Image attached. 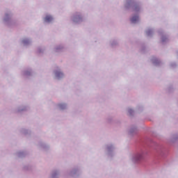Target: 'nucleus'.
<instances>
[{"label": "nucleus", "instance_id": "f257e3e1", "mask_svg": "<svg viewBox=\"0 0 178 178\" xmlns=\"http://www.w3.org/2000/svg\"><path fill=\"white\" fill-rule=\"evenodd\" d=\"M144 158V153H138L135 156V161H141Z\"/></svg>", "mask_w": 178, "mask_h": 178}, {"label": "nucleus", "instance_id": "f03ea898", "mask_svg": "<svg viewBox=\"0 0 178 178\" xmlns=\"http://www.w3.org/2000/svg\"><path fill=\"white\" fill-rule=\"evenodd\" d=\"M131 23H137V22H138V16H134L131 19Z\"/></svg>", "mask_w": 178, "mask_h": 178}, {"label": "nucleus", "instance_id": "7ed1b4c3", "mask_svg": "<svg viewBox=\"0 0 178 178\" xmlns=\"http://www.w3.org/2000/svg\"><path fill=\"white\" fill-rule=\"evenodd\" d=\"M44 22H47V23L49 22H52V17L49 15L46 16V17L44 18Z\"/></svg>", "mask_w": 178, "mask_h": 178}, {"label": "nucleus", "instance_id": "20e7f679", "mask_svg": "<svg viewBox=\"0 0 178 178\" xmlns=\"http://www.w3.org/2000/svg\"><path fill=\"white\" fill-rule=\"evenodd\" d=\"M56 76L57 77H62V76H63V74L62 72H56Z\"/></svg>", "mask_w": 178, "mask_h": 178}, {"label": "nucleus", "instance_id": "39448f33", "mask_svg": "<svg viewBox=\"0 0 178 178\" xmlns=\"http://www.w3.org/2000/svg\"><path fill=\"white\" fill-rule=\"evenodd\" d=\"M60 109H65L66 108V105L65 104H59Z\"/></svg>", "mask_w": 178, "mask_h": 178}, {"label": "nucleus", "instance_id": "423d86ee", "mask_svg": "<svg viewBox=\"0 0 178 178\" xmlns=\"http://www.w3.org/2000/svg\"><path fill=\"white\" fill-rule=\"evenodd\" d=\"M132 113H133V110L129 109V113H130V115H131Z\"/></svg>", "mask_w": 178, "mask_h": 178}, {"label": "nucleus", "instance_id": "0eeeda50", "mask_svg": "<svg viewBox=\"0 0 178 178\" xmlns=\"http://www.w3.org/2000/svg\"><path fill=\"white\" fill-rule=\"evenodd\" d=\"M24 42L26 43L25 40H24Z\"/></svg>", "mask_w": 178, "mask_h": 178}, {"label": "nucleus", "instance_id": "6e6552de", "mask_svg": "<svg viewBox=\"0 0 178 178\" xmlns=\"http://www.w3.org/2000/svg\"><path fill=\"white\" fill-rule=\"evenodd\" d=\"M147 34H149V33L147 32Z\"/></svg>", "mask_w": 178, "mask_h": 178}]
</instances>
